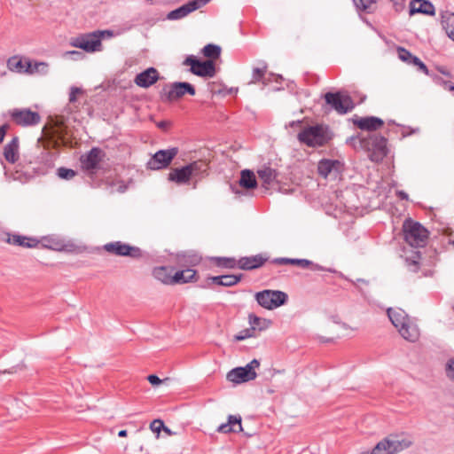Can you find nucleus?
Returning <instances> with one entry per match:
<instances>
[{
  "mask_svg": "<svg viewBox=\"0 0 454 454\" xmlns=\"http://www.w3.org/2000/svg\"><path fill=\"white\" fill-rule=\"evenodd\" d=\"M201 51L202 54L208 59L207 60L214 61L220 58L222 49L216 44L208 43L202 49Z\"/></svg>",
  "mask_w": 454,
  "mask_h": 454,
  "instance_id": "obj_34",
  "label": "nucleus"
},
{
  "mask_svg": "<svg viewBox=\"0 0 454 454\" xmlns=\"http://www.w3.org/2000/svg\"><path fill=\"white\" fill-rule=\"evenodd\" d=\"M415 13L434 16L435 8L434 4L427 0H412L410 3V15L411 16Z\"/></svg>",
  "mask_w": 454,
  "mask_h": 454,
  "instance_id": "obj_16",
  "label": "nucleus"
},
{
  "mask_svg": "<svg viewBox=\"0 0 454 454\" xmlns=\"http://www.w3.org/2000/svg\"><path fill=\"white\" fill-rule=\"evenodd\" d=\"M438 71L441 72L442 74L450 76V74L449 71L445 70L443 67H437Z\"/></svg>",
  "mask_w": 454,
  "mask_h": 454,
  "instance_id": "obj_57",
  "label": "nucleus"
},
{
  "mask_svg": "<svg viewBox=\"0 0 454 454\" xmlns=\"http://www.w3.org/2000/svg\"><path fill=\"white\" fill-rule=\"evenodd\" d=\"M200 257L198 254H192V260H191L192 262L198 263V262H200Z\"/></svg>",
  "mask_w": 454,
  "mask_h": 454,
  "instance_id": "obj_56",
  "label": "nucleus"
},
{
  "mask_svg": "<svg viewBox=\"0 0 454 454\" xmlns=\"http://www.w3.org/2000/svg\"><path fill=\"white\" fill-rule=\"evenodd\" d=\"M209 0H192L168 14L169 20H178L205 5Z\"/></svg>",
  "mask_w": 454,
  "mask_h": 454,
  "instance_id": "obj_13",
  "label": "nucleus"
},
{
  "mask_svg": "<svg viewBox=\"0 0 454 454\" xmlns=\"http://www.w3.org/2000/svg\"><path fill=\"white\" fill-rule=\"evenodd\" d=\"M325 102L339 114H346L354 107L353 101L348 95H342L340 92H328L325 95Z\"/></svg>",
  "mask_w": 454,
  "mask_h": 454,
  "instance_id": "obj_10",
  "label": "nucleus"
},
{
  "mask_svg": "<svg viewBox=\"0 0 454 454\" xmlns=\"http://www.w3.org/2000/svg\"><path fill=\"white\" fill-rule=\"evenodd\" d=\"M446 373L448 378L454 381V358L447 364Z\"/></svg>",
  "mask_w": 454,
  "mask_h": 454,
  "instance_id": "obj_46",
  "label": "nucleus"
},
{
  "mask_svg": "<svg viewBox=\"0 0 454 454\" xmlns=\"http://www.w3.org/2000/svg\"><path fill=\"white\" fill-rule=\"evenodd\" d=\"M215 261L216 262V264L218 266L233 269L236 266H238V262H236L233 258H226V257H217L215 258Z\"/></svg>",
  "mask_w": 454,
  "mask_h": 454,
  "instance_id": "obj_38",
  "label": "nucleus"
},
{
  "mask_svg": "<svg viewBox=\"0 0 454 454\" xmlns=\"http://www.w3.org/2000/svg\"><path fill=\"white\" fill-rule=\"evenodd\" d=\"M178 149L173 147L168 150H160L156 152L147 161L146 167L152 170H159L168 168L173 159L177 155Z\"/></svg>",
  "mask_w": 454,
  "mask_h": 454,
  "instance_id": "obj_9",
  "label": "nucleus"
},
{
  "mask_svg": "<svg viewBox=\"0 0 454 454\" xmlns=\"http://www.w3.org/2000/svg\"><path fill=\"white\" fill-rule=\"evenodd\" d=\"M254 328H248L245 329L242 332L239 333V334L235 336L236 340H243L247 338L254 337Z\"/></svg>",
  "mask_w": 454,
  "mask_h": 454,
  "instance_id": "obj_44",
  "label": "nucleus"
},
{
  "mask_svg": "<svg viewBox=\"0 0 454 454\" xmlns=\"http://www.w3.org/2000/svg\"><path fill=\"white\" fill-rule=\"evenodd\" d=\"M186 93L191 96L195 95L194 87L189 82H176L164 86L160 92V98L163 101L171 102L178 100Z\"/></svg>",
  "mask_w": 454,
  "mask_h": 454,
  "instance_id": "obj_5",
  "label": "nucleus"
},
{
  "mask_svg": "<svg viewBox=\"0 0 454 454\" xmlns=\"http://www.w3.org/2000/svg\"><path fill=\"white\" fill-rule=\"evenodd\" d=\"M254 298L261 307L272 310L284 305L287 301L288 296L282 291L266 289L257 292Z\"/></svg>",
  "mask_w": 454,
  "mask_h": 454,
  "instance_id": "obj_4",
  "label": "nucleus"
},
{
  "mask_svg": "<svg viewBox=\"0 0 454 454\" xmlns=\"http://www.w3.org/2000/svg\"><path fill=\"white\" fill-rule=\"evenodd\" d=\"M6 242L9 244L32 248L35 247L39 244V240L35 238H29L21 235H10L8 234V238L6 239Z\"/></svg>",
  "mask_w": 454,
  "mask_h": 454,
  "instance_id": "obj_25",
  "label": "nucleus"
},
{
  "mask_svg": "<svg viewBox=\"0 0 454 454\" xmlns=\"http://www.w3.org/2000/svg\"><path fill=\"white\" fill-rule=\"evenodd\" d=\"M397 51L401 60L416 66L424 74H429L427 66L418 57L412 55L409 51L402 47L398 48Z\"/></svg>",
  "mask_w": 454,
  "mask_h": 454,
  "instance_id": "obj_19",
  "label": "nucleus"
},
{
  "mask_svg": "<svg viewBox=\"0 0 454 454\" xmlns=\"http://www.w3.org/2000/svg\"><path fill=\"white\" fill-rule=\"evenodd\" d=\"M127 434H128V432H127V430H125V429L121 430V431L118 433V435H119L120 437H126V436H127Z\"/></svg>",
  "mask_w": 454,
  "mask_h": 454,
  "instance_id": "obj_58",
  "label": "nucleus"
},
{
  "mask_svg": "<svg viewBox=\"0 0 454 454\" xmlns=\"http://www.w3.org/2000/svg\"><path fill=\"white\" fill-rule=\"evenodd\" d=\"M239 185L246 189H254L257 186L255 175L252 170L244 169L240 173Z\"/></svg>",
  "mask_w": 454,
  "mask_h": 454,
  "instance_id": "obj_30",
  "label": "nucleus"
},
{
  "mask_svg": "<svg viewBox=\"0 0 454 454\" xmlns=\"http://www.w3.org/2000/svg\"><path fill=\"white\" fill-rule=\"evenodd\" d=\"M377 0H353L357 9L363 11L371 10L372 6L376 4Z\"/></svg>",
  "mask_w": 454,
  "mask_h": 454,
  "instance_id": "obj_41",
  "label": "nucleus"
},
{
  "mask_svg": "<svg viewBox=\"0 0 454 454\" xmlns=\"http://www.w3.org/2000/svg\"><path fill=\"white\" fill-rule=\"evenodd\" d=\"M190 67V71L195 75L200 77H214L215 74V67L213 60L200 61L194 56H188L184 63Z\"/></svg>",
  "mask_w": 454,
  "mask_h": 454,
  "instance_id": "obj_7",
  "label": "nucleus"
},
{
  "mask_svg": "<svg viewBox=\"0 0 454 454\" xmlns=\"http://www.w3.org/2000/svg\"><path fill=\"white\" fill-rule=\"evenodd\" d=\"M164 423L161 419H154L150 424V429L156 434V437H160V434L161 431H163L164 428Z\"/></svg>",
  "mask_w": 454,
  "mask_h": 454,
  "instance_id": "obj_43",
  "label": "nucleus"
},
{
  "mask_svg": "<svg viewBox=\"0 0 454 454\" xmlns=\"http://www.w3.org/2000/svg\"><path fill=\"white\" fill-rule=\"evenodd\" d=\"M441 23L448 36L454 41V13L449 11L442 12Z\"/></svg>",
  "mask_w": 454,
  "mask_h": 454,
  "instance_id": "obj_29",
  "label": "nucleus"
},
{
  "mask_svg": "<svg viewBox=\"0 0 454 454\" xmlns=\"http://www.w3.org/2000/svg\"><path fill=\"white\" fill-rule=\"evenodd\" d=\"M392 2H394L395 4H398V3H403V0H391Z\"/></svg>",
  "mask_w": 454,
  "mask_h": 454,
  "instance_id": "obj_59",
  "label": "nucleus"
},
{
  "mask_svg": "<svg viewBox=\"0 0 454 454\" xmlns=\"http://www.w3.org/2000/svg\"><path fill=\"white\" fill-rule=\"evenodd\" d=\"M387 315L396 329L400 328L411 319L407 313L402 309H388Z\"/></svg>",
  "mask_w": 454,
  "mask_h": 454,
  "instance_id": "obj_28",
  "label": "nucleus"
},
{
  "mask_svg": "<svg viewBox=\"0 0 454 454\" xmlns=\"http://www.w3.org/2000/svg\"><path fill=\"white\" fill-rule=\"evenodd\" d=\"M7 67L9 70L16 73H27L34 74L35 70L31 69V62L28 60H23L18 56H13L7 60Z\"/></svg>",
  "mask_w": 454,
  "mask_h": 454,
  "instance_id": "obj_17",
  "label": "nucleus"
},
{
  "mask_svg": "<svg viewBox=\"0 0 454 454\" xmlns=\"http://www.w3.org/2000/svg\"><path fill=\"white\" fill-rule=\"evenodd\" d=\"M397 195L402 200H408V194L406 192H404L403 191H398Z\"/></svg>",
  "mask_w": 454,
  "mask_h": 454,
  "instance_id": "obj_54",
  "label": "nucleus"
},
{
  "mask_svg": "<svg viewBox=\"0 0 454 454\" xmlns=\"http://www.w3.org/2000/svg\"><path fill=\"white\" fill-rule=\"evenodd\" d=\"M448 89L450 90V91H453L454 92V85H450L448 87Z\"/></svg>",
  "mask_w": 454,
  "mask_h": 454,
  "instance_id": "obj_60",
  "label": "nucleus"
},
{
  "mask_svg": "<svg viewBox=\"0 0 454 454\" xmlns=\"http://www.w3.org/2000/svg\"><path fill=\"white\" fill-rule=\"evenodd\" d=\"M257 175L262 182V186L265 189H269L270 186L273 184V183L277 180L278 171L270 166L263 165L260 168L257 169Z\"/></svg>",
  "mask_w": 454,
  "mask_h": 454,
  "instance_id": "obj_18",
  "label": "nucleus"
},
{
  "mask_svg": "<svg viewBox=\"0 0 454 454\" xmlns=\"http://www.w3.org/2000/svg\"><path fill=\"white\" fill-rule=\"evenodd\" d=\"M404 239L412 247H423L428 238V231L419 223L411 219L405 220L403 224Z\"/></svg>",
  "mask_w": 454,
  "mask_h": 454,
  "instance_id": "obj_2",
  "label": "nucleus"
},
{
  "mask_svg": "<svg viewBox=\"0 0 454 454\" xmlns=\"http://www.w3.org/2000/svg\"><path fill=\"white\" fill-rule=\"evenodd\" d=\"M47 64L43 62L35 63L34 66L31 65V69L35 70V72H46L47 69Z\"/></svg>",
  "mask_w": 454,
  "mask_h": 454,
  "instance_id": "obj_47",
  "label": "nucleus"
},
{
  "mask_svg": "<svg viewBox=\"0 0 454 454\" xmlns=\"http://www.w3.org/2000/svg\"><path fill=\"white\" fill-rule=\"evenodd\" d=\"M18 148H19L18 138H16V137L13 138L9 144H7L4 146V158L7 161H9L11 163H14L17 160Z\"/></svg>",
  "mask_w": 454,
  "mask_h": 454,
  "instance_id": "obj_32",
  "label": "nucleus"
},
{
  "mask_svg": "<svg viewBox=\"0 0 454 454\" xmlns=\"http://www.w3.org/2000/svg\"><path fill=\"white\" fill-rule=\"evenodd\" d=\"M7 128V125H3L2 127H0V143H2L4 140Z\"/></svg>",
  "mask_w": 454,
  "mask_h": 454,
  "instance_id": "obj_51",
  "label": "nucleus"
},
{
  "mask_svg": "<svg viewBox=\"0 0 454 454\" xmlns=\"http://www.w3.org/2000/svg\"><path fill=\"white\" fill-rule=\"evenodd\" d=\"M260 366V362L257 359H253L245 367L250 372H255L254 370Z\"/></svg>",
  "mask_w": 454,
  "mask_h": 454,
  "instance_id": "obj_49",
  "label": "nucleus"
},
{
  "mask_svg": "<svg viewBox=\"0 0 454 454\" xmlns=\"http://www.w3.org/2000/svg\"><path fill=\"white\" fill-rule=\"evenodd\" d=\"M257 374L255 372H250L244 366L231 370L227 373L226 378L231 382L241 384L254 380Z\"/></svg>",
  "mask_w": 454,
  "mask_h": 454,
  "instance_id": "obj_14",
  "label": "nucleus"
},
{
  "mask_svg": "<svg viewBox=\"0 0 454 454\" xmlns=\"http://www.w3.org/2000/svg\"><path fill=\"white\" fill-rule=\"evenodd\" d=\"M243 428L241 426V417L239 415H230L228 417V421L220 425L217 428V432L219 433H237L242 432Z\"/></svg>",
  "mask_w": 454,
  "mask_h": 454,
  "instance_id": "obj_21",
  "label": "nucleus"
},
{
  "mask_svg": "<svg viewBox=\"0 0 454 454\" xmlns=\"http://www.w3.org/2000/svg\"><path fill=\"white\" fill-rule=\"evenodd\" d=\"M265 262L266 259L260 254L242 257L238 261V267L244 270H251L261 267Z\"/></svg>",
  "mask_w": 454,
  "mask_h": 454,
  "instance_id": "obj_22",
  "label": "nucleus"
},
{
  "mask_svg": "<svg viewBox=\"0 0 454 454\" xmlns=\"http://www.w3.org/2000/svg\"><path fill=\"white\" fill-rule=\"evenodd\" d=\"M409 267L411 268V270L416 271L418 269V263L415 261H411L408 262Z\"/></svg>",
  "mask_w": 454,
  "mask_h": 454,
  "instance_id": "obj_53",
  "label": "nucleus"
},
{
  "mask_svg": "<svg viewBox=\"0 0 454 454\" xmlns=\"http://www.w3.org/2000/svg\"><path fill=\"white\" fill-rule=\"evenodd\" d=\"M249 323L251 327L254 330L257 328L260 331L265 330L270 327L271 321L266 318H261L254 314L248 316Z\"/></svg>",
  "mask_w": 454,
  "mask_h": 454,
  "instance_id": "obj_35",
  "label": "nucleus"
},
{
  "mask_svg": "<svg viewBox=\"0 0 454 454\" xmlns=\"http://www.w3.org/2000/svg\"><path fill=\"white\" fill-rule=\"evenodd\" d=\"M355 124L361 129L377 130L384 124L383 121L378 117H365L355 121Z\"/></svg>",
  "mask_w": 454,
  "mask_h": 454,
  "instance_id": "obj_26",
  "label": "nucleus"
},
{
  "mask_svg": "<svg viewBox=\"0 0 454 454\" xmlns=\"http://www.w3.org/2000/svg\"><path fill=\"white\" fill-rule=\"evenodd\" d=\"M58 176L61 179L70 180L74 178L76 175V172L71 168H59L57 170Z\"/></svg>",
  "mask_w": 454,
  "mask_h": 454,
  "instance_id": "obj_40",
  "label": "nucleus"
},
{
  "mask_svg": "<svg viewBox=\"0 0 454 454\" xmlns=\"http://www.w3.org/2000/svg\"><path fill=\"white\" fill-rule=\"evenodd\" d=\"M10 114L12 121L20 126L35 125L41 121L39 114L30 109H14Z\"/></svg>",
  "mask_w": 454,
  "mask_h": 454,
  "instance_id": "obj_11",
  "label": "nucleus"
},
{
  "mask_svg": "<svg viewBox=\"0 0 454 454\" xmlns=\"http://www.w3.org/2000/svg\"><path fill=\"white\" fill-rule=\"evenodd\" d=\"M242 275H223V286L230 287L237 285L241 280Z\"/></svg>",
  "mask_w": 454,
  "mask_h": 454,
  "instance_id": "obj_37",
  "label": "nucleus"
},
{
  "mask_svg": "<svg viewBox=\"0 0 454 454\" xmlns=\"http://www.w3.org/2000/svg\"><path fill=\"white\" fill-rule=\"evenodd\" d=\"M159 80V72L154 67H149L135 77V83L141 88H148Z\"/></svg>",
  "mask_w": 454,
  "mask_h": 454,
  "instance_id": "obj_15",
  "label": "nucleus"
},
{
  "mask_svg": "<svg viewBox=\"0 0 454 454\" xmlns=\"http://www.w3.org/2000/svg\"><path fill=\"white\" fill-rule=\"evenodd\" d=\"M267 72V65L264 64L262 67H255L253 69V75L250 83H255L259 82Z\"/></svg>",
  "mask_w": 454,
  "mask_h": 454,
  "instance_id": "obj_39",
  "label": "nucleus"
},
{
  "mask_svg": "<svg viewBox=\"0 0 454 454\" xmlns=\"http://www.w3.org/2000/svg\"><path fill=\"white\" fill-rule=\"evenodd\" d=\"M163 432L167 434V435H174L176 434L175 432H173L170 428H168V427L164 426V428H163Z\"/></svg>",
  "mask_w": 454,
  "mask_h": 454,
  "instance_id": "obj_55",
  "label": "nucleus"
},
{
  "mask_svg": "<svg viewBox=\"0 0 454 454\" xmlns=\"http://www.w3.org/2000/svg\"><path fill=\"white\" fill-rule=\"evenodd\" d=\"M70 45L74 48L82 49L89 53L101 51L103 49L102 42H99L94 31L91 33L82 34L72 38Z\"/></svg>",
  "mask_w": 454,
  "mask_h": 454,
  "instance_id": "obj_6",
  "label": "nucleus"
},
{
  "mask_svg": "<svg viewBox=\"0 0 454 454\" xmlns=\"http://www.w3.org/2000/svg\"><path fill=\"white\" fill-rule=\"evenodd\" d=\"M105 156L104 152L97 147L92 148L89 153L81 156L82 168L93 173L99 168V164Z\"/></svg>",
  "mask_w": 454,
  "mask_h": 454,
  "instance_id": "obj_12",
  "label": "nucleus"
},
{
  "mask_svg": "<svg viewBox=\"0 0 454 454\" xmlns=\"http://www.w3.org/2000/svg\"><path fill=\"white\" fill-rule=\"evenodd\" d=\"M329 138L327 129L321 125L305 128L298 134L299 141L310 147L322 146Z\"/></svg>",
  "mask_w": 454,
  "mask_h": 454,
  "instance_id": "obj_3",
  "label": "nucleus"
},
{
  "mask_svg": "<svg viewBox=\"0 0 454 454\" xmlns=\"http://www.w3.org/2000/svg\"><path fill=\"white\" fill-rule=\"evenodd\" d=\"M195 276L196 271L192 269L176 271L173 276V284L191 282L195 278Z\"/></svg>",
  "mask_w": 454,
  "mask_h": 454,
  "instance_id": "obj_33",
  "label": "nucleus"
},
{
  "mask_svg": "<svg viewBox=\"0 0 454 454\" xmlns=\"http://www.w3.org/2000/svg\"><path fill=\"white\" fill-rule=\"evenodd\" d=\"M450 244H451L454 247V239L450 241Z\"/></svg>",
  "mask_w": 454,
  "mask_h": 454,
  "instance_id": "obj_61",
  "label": "nucleus"
},
{
  "mask_svg": "<svg viewBox=\"0 0 454 454\" xmlns=\"http://www.w3.org/2000/svg\"><path fill=\"white\" fill-rule=\"evenodd\" d=\"M103 249L106 253L116 256H129L137 259L143 255L139 247L130 246L121 241L106 243L103 246Z\"/></svg>",
  "mask_w": 454,
  "mask_h": 454,
  "instance_id": "obj_8",
  "label": "nucleus"
},
{
  "mask_svg": "<svg viewBox=\"0 0 454 454\" xmlns=\"http://www.w3.org/2000/svg\"><path fill=\"white\" fill-rule=\"evenodd\" d=\"M400 335L406 340L415 342L419 338V330L418 326L410 319L400 328L397 329Z\"/></svg>",
  "mask_w": 454,
  "mask_h": 454,
  "instance_id": "obj_20",
  "label": "nucleus"
},
{
  "mask_svg": "<svg viewBox=\"0 0 454 454\" xmlns=\"http://www.w3.org/2000/svg\"><path fill=\"white\" fill-rule=\"evenodd\" d=\"M411 445V441L400 435H389L378 442L372 454H396Z\"/></svg>",
  "mask_w": 454,
  "mask_h": 454,
  "instance_id": "obj_1",
  "label": "nucleus"
},
{
  "mask_svg": "<svg viewBox=\"0 0 454 454\" xmlns=\"http://www.w3.org/2000/svg\"><path fill=\"white\" fill-rule=\"evenodd\" d=\"M273 263L278 265L292 264L302 269L311 267L313 270H321V267L314 264L311 261L307 259H291V258H276L272 261Z\"/></svg>",
  "mask_w": 454,
  "mask_h": 454,
  "instance_id": "obj_24",
  "label": "nucleus"
},
{
  "mask_svg": "<svg viewBox=\"0 0 454 454\" xmlns=\"http://www.w3.org/2000/svg\"><path fill=\"white\" fill-rule=\"evenodd\" d=\"M65 54L66 55H73V56H76L79 58L82 56V52H80L78 51H67Z\"/></svg>",
  "mask_w": 454,
  "mask_h": 454,
  "instance_id": "obj_52",
  "label": "nucleus"
},
{
  "mask_svg": "<svg viewBox=\"0 0 454 454\" xmlns=\"http://www.w3.org/2000/svg\"><path fill=\"white\" fill-rule=\"evenodd\" d=\"M83 94V90L81 88L78 87H71L70 89V94H69V103L73 105L74 108H77L76 106H74V103L77 101L78 97L80 95Z\"/></svg>",
  "mask_w": 454,
  "mask_h": 454,
  "instance_id": "obj_42",
  "label": "nucleus"
},
{
  "mask_svg": "<svg viewBox=\"0 0 454 454\" xmlns=\"http://www.w3.org/2000/svg\"><path fill=\"white\" fill-rule=\"evenodd\" d=\"M171 270L168 267H157L153 269V275L159 281L163 284L169 285L173 284V276H171Z\"/></svg>",
  "mask_w": 454,
  "mask_h": 454,
  "instance_id": "obj_31",
  "label": "nucleus"
},
{
  "mask_svg": "<svg viewBox=\"0 0 454 454\" xmlns=\"http://www.w3.org/2000/svg\"><path fill=\"white\" fill-rule=\"evenodd\" d=\"M192 176V172L187 166L180 168H174L168 173V179L177 184H187Z\"/></svg>",
  "mask_w": 454,
  "mask_h": 454,
  "instance_id": "obj_23",
  "label": "nucleus"
},
{
  "mask_svg": "<svg viewBox=\"0 0 454 454\" xmlns=\"http://www.w3.org/2000/svg\"><path fill=\"white\" fill-rule=\"evenodd\" d=\"M207 279L212 281L213 283L218 285V286H223V282L222 280V276L209 277Z\"/></svg>",
  "mask_w": 454,
  "mask_h": 454,
  "instance_id": "obj_50",
  "label": "nucleus"
},
{
  "mask_svg": "<svg viewBox=\"0 0 454 454\" xmlns=\"http://www.w3.org/2000/svg\"><path fill=\"white\" fill-rule=\"evenodd\" d=\"M186 166L192 172V176L207 170V163L203 160L193 161Z\"/></svg>",
  "mask_w": 454,
  "mask_h": 454,
  "instance_id": "obj_36",
  "label": "nucleus"
},
{
  "mask_svg": "<svg viewBox=\"0 0 454 454\" xmlns=\"http://www.w3.org/2000/svg\"><path fill=\"white\" fill-rule=\"evenodd\" d=\"M94 33L97 35L99 42H101L104 38H111L114 36V31L112 30H96Z\"/></svg>",
  "mask_w": 454,
  "mask_h": 454,
  "instance_id": "obj_45",
  "label": "nucleus"
},
{
  "mask_svg": "<svg viewBox=\"0 0 454 454\" xmlns=\"http://www.w3.org/2000/svg\"><path fill=\"white\" fill-rule=\"evenodd\" d=\"M340 163L338 160H321L317 165L318 174L326 178L333 171L339 172Z\"/></svg>",
  "mask_w": 454,
  "mask_h": 454,
  "instance_id": "obj_27",
  "label": "nucleus"
},
{
  "mask_svg": "<svg viewBox=\"0 0 454 454\" xmlns=\"http://www.w3.org/2000/svg\"><path fill=\"white\" fill-rule=\"evenodd\" d=\"M147 380L148 381L153 385V386H158L160 385L161 382H163L164 380H160L157 375H154V374H151L147 377Z\"/></svg>",
  "mask_w": 454,
  "mask_h": 454,
  "instance_id": "obj_48",
  "label": "nucleus"
}]
</instances>
